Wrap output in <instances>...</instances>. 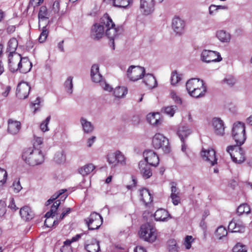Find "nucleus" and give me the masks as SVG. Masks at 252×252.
<instances>
[{
	"label": "nucleus",
	"instance_id": "23",
	"mask_svg": "<svg viewBox=\"0 0 252 252\" xmlns=\"http://www.w3.org/2000/svg\"><path fill=\"white\" fill-rule=\"evenodd\" d=\"M104 28L98 24L94 25L91 30V36L94 39H99L104 35Z\"/></svg>",
	"mask_w": 252,
	"mask_h": 252
},
{
	"label": "nucleus",
	"instance_id": "5",
	"mask_svg": "<svg viewBox=\"0 0 252 252\" xmlns=\"http://www.w3.org/2000/svg\"><path fill=\"white\" fill-rule=\"evenodd\" d=\"M145 68L140 66L131 65L127 70V76L131 81H136L145 75Z\"/></svg>",
	"mask_w": 252,
	"mask_h": 252
},
{
	"label": "nucleus",
	"instance_id": "15",
	"mask_svg": "<svg viewBox=\"0 0 252 252\" xmlns=\"http://www.w3.org/2000/svg\"><path fill=\"white\" fill-rule=\"evenodd\" d=\"M143 154L145 160L150 165L153 166H157L158 165L159 158L155 152L152 150H147Z\"/></svg>",
	"mask_w": 252,
	"mask_h": 252
},
{
	"label": "nucleus",
	"instance_id": "45",
	"mask_svg": "<svg viewBox=\"0 0 252 252\" xmlns=\"http://www.w3.org/2000/svg\"><path fill=\"white\" fill-rule=\"evenodd\" d=\"M177 109V107L176 105H171L162 108V111L170 117H173Z\"/></svg>",
	"mask_w": 252,
	"mask_h": 252
},
{
	"label": "nucleus",
	"instance_id": "32",
	"mask_svg": "<svg viewBox=\"0 0 252 252\" xmlns=\"http://www.w3.org/2000/svg\"><path fill=\"white\" fill-rule=\"evenodd\" d=\"M100 26L104 28V30H106L109 27L114 26L115 24L113 22L112 19L107 14H105L100 19V23L98 24Z\"/></svg>",
	"mask_w": 252,
	"mask_h": 252
},
{
	"label": "nucleus",
	"instance_id": "18",
	"mask_svg": "<svg viewBox=\"0 0 252 252\" xmlns=\"http://www.w3.org/2000/svg\"><path fill=\"white\" fill-rule=\"evenodd\" d=\"M85 248L88 252H98L100 250L98 241L94 238H91L85 242Z\"/></svg>",
	"mask_w": 252,
	"mask_h": 252
},
{
	"label": "nucleus",
	"instance_id": "14",
	"mask_svg": "<svg viewBox=\"0 0 252 252\" xmlns=\"http://www.w3.org/2000/svg\"><path fill=\"white\" fill-rule=\"evenodd\" d=\"M21 55L18 53L9 54L8 65L11 72H14L18 70L19 63L21 61Z\"/></svg>",
	"mask_w": 252,
	"mask_h": 252
},
{
	"label": "nucleus",
	"instance_id": "46",
	"mask_svg": "<svg viewBox=\"0 0 252 252\" xmlns=\"http://www.w3.org/2000/svg\"><path fill=\"white\" fill-rule=\"evenodd\" d=\"M66 191V189H61L58 192L54 194L50 198H51L52 200L54 201L58 197H60V200L62 199L63 201L67 196L66 194H64Z\"/></svg>",
	"mask_w": 252,
	"mask_h": 252
},
{
	"label": "nucleus",
	"instance_id": "57",
	"mask_svg": "<svg viewBox=\"0 0 252 252\" xmlns=\"http://www.w3.org/2000/svg\"><path fill=\"white\" fill-rule=\"evenodd\" d=\"M7 178L6 171L0 168V187H1L6 182Z\"/></svg>",
	"mask_w": 252,
	"mask_h": 252
},
{
	"label": "nucleus",
	"instance_id": "16",
	"mask_svg": "<svg viewBox=\"0 0 252 252\" xmlns=\"http://www.w3.org/2000/svg\"><path fill=\"white\" fill-rule=\"evenodd\" d=\"M212 126L215 133L220 136H222L224 134L223 122L219 118H214L212 121Z\"/></svg>",
	"mask_w": 252,
	"mask_h": 252
},
{
	"label": "nucleus",
	"instance_id": "10",
	"mask_svg": "<svg viewBox=\"0 0 252 252\" xmlns=\"http://www.w3.org/2000/svg\"><path fill=\"white\" fill-rule=\"evenodd\" d=\"M186 23L184 20L179 17H175L172 22V28L179 35L182 34L185 31Z\"/></svg>",
	"mask_w": 252,
	"mask_h": 252
},
{
	"label": "nucleus",
	"instance_id": "12",
	"mask_svg": "<svg viewBox=\"0 0 252 252\" xmlns=\"http://www.w3.org/2000/svg\"><path fill=\"white\" fill-rule=\"evenodd\" d=\"M31 87L25 82H22L18 84L16 89V95L20 99H25L29 94Z\"/></svg>",
	"mask_w": 252,
	"mask_h": 252
},
{
	"label": "nucleus",
	"instance_id": "62",
	"mask_svg": "<svg viewBox=\"0 0 252 252\" xmlns=\"http://www.w3.org/2000/svg\"><path fill=\"white\" fill-rule=\"evenodd\" d=\"M6 213V205L3 201H0V217L3 216Z\"/></svg>",
	"mask_w": 252,
	"mask_h": 252
},
{
	"label": "nucleus",
	"instance_id": "49",
	"mask_svg": "<svg viewBox=\"0 0 252 252\" xmlns=\"http://www.w3.org/2000/svg\"><path fill=\"white\" fill-rule=\"evenodd\" d=\"M223 82L229 86L232 87L236 83V80L234 76L228 75L224 78Z\"/></svg>",
	"mask_w": 252,
	"mask_h": 252
},
{
	"label": "nucleus",
	"instance_id": "51",
	"mask_svg": "<svg viewBox=\"0 0 252 252\" xmlns=\"http://www.w3.org/2000/svg\"><path fill=\"white\" fill-rule=\"evenodd\" d=\"M117 163L122 165H126V158L124 155L119 151H116Z\"/></svg>",
	"mask_w": 252,
	"mask_h": 252
},
{
	"label": "nucleus",
	"instance_id": "36",
	"mask_svg": "<svg viewBox=\"0 0 252 252\" xmlns=\"http://www.w3.org/2000/svg\"><path fill=\"white\" fill-rule=\"evenodd\" d=\"M95 169V166L92 163L85 165L79 169V172L82 176H86L91 173Z\"/></svg>",
	"mask_w": 252,
	"mask_h": 252
},
{
	"label": "nucleus",
	"instance_id": "40",
	"mask_svg": "<svg viewBox=\"0 0 252 252\" xmlns=\"http://www.w3.org/2000/svg\"><path fill=\"white\" fill-rule=\"evenodd\" d=\"M18 46V41L15 38H11L8 43L7 51L9 52V54H14L16 53L15 51Z\"/></svg>",
	"mask_w": 252,
	"mask_h": 252
},
{
	"label": "nucleus",
	"instance_id": "48",
	"mask_svg": "<svg viewBox=\"0 0 252 252\" xmlns=\"http://www.w3.org/2000/svg\"><path fill=\"white\" fill-rule=\"evenodd\" d=\"M43 25L42 32H41L40 36L38 38V40L40 43L44 42L46 40L48 35V31L46 29L47 25Z\"/></svg>",
	"mask_w": 252,
	"mask_h": 252
},
{
	"label": "nucleus",
	"instance_id": "8",
	"mask_svg": "<svg viewBox=\"0 0 252 252\" xmlns=\"http://www.w3.org/2000/svg\"><path fill=\"white\" fill-rule=\"evenodd\" d=\"M123 32V28L121 27H116L112 26L108 29H106L105 30L106 35L110 39L111 41V46H112V49H115L114 45V39H116L119 35L121 34Z\"/></svg>",
	"mask_w": 252,
	"mask_h": 252
},
{
	"label": "nucleus",
	"instance_id": "19",
	"mask_svg": "<svg viewBox=\"0 0 252 252\" xmlns=\"http://www.w3.org/2000/svg\"><path fill=\"white\" fill-rule=\"evenodd\" d=\"M39 27H40L42 24L47 25L49 23V14L46 6L40 7L38 14Z\"/></svg>",
	"mask_w": 252,
	"mask_h": 252
},
{
	"label": "nucleus",
	"instance_id": "25",
	"mask_svg": "<svg viewBox=\"0 0 252 252\" xmlns=\"http://www.w3.org/2000/svg\"><path fill=\"white\" fill-rule=\"evenodd\" d=\"M21 128L20 122L9 119L8 121V131L11 134H16Z\"/></svg>",
	"mask_w": 252,
	"mask_h": 252
},
{
	"label": "nucleus",
	"instance_id": "35",
	"mask_svg": "<svg viewBox=\"0 0 252 252\" xmlns=\"http://www.w3.org/2000/svg\"><path fill=\"white\" fill-rule=\"evenodd\" d=\"M127 93V89L126 87L124 86L117 87L113 91L114 95L117 98H123L125 96Z\"/></svg>",
	"mask_w": 252,
	"mask_h": 252
},
{
	"label": "nucleus",
	"instance_id": "21",
	"mask_svg": "<svg viewBox=\"0 0 252 252\" xmlns=\"http://www.w3.org/2000/svg\"><path fill=\"white\" fill-rule=\"evenodd\" d=\"M154 218L156 221H166L171 219V217L166 210L159 209L155 213Z\"/></svg>",
	"mask_w": 252,
	"mask_h": 252
},
{
	"label": "nucleus",
	"instance_id": "59",
	"mask_svg": "<svg viewBox=\"0 0 252 252\" xmlns=\"http://www.w3.org/2000/svg\"><path fill=\"white\" fill-rule=\"evenodd\" d=\"M209 14L211 16L215 15L218 12V10L216 5L211 4L209 6Z\"/></svg>",
	"mask_w": 252,
	"mask_h": 252
},
{
	"label": "nucleus",
	"instance_id": "31",
	"mask_svg": "<svg viewBox=\"0 0 252 252\" xmlns=\"http://www.w3.org/2000/svg\"><path fill=\"white\" fill-rule=\"evenodd\" d=\"M217 38L222 43H228L231 39L230 34L224 30H219L216 33Z\"/></svg>",
	"mask_w": 252,
	"mask_h": 252
},
{
	"label": "nucleus",
	"instance_id": "53",
	"mask_svg": "<svg viewBox=\"0 0 252 252\" xmlns=\"http://www.w3.org/2000/svg\"><path fill=\"white\" fill-rule=\"evenodd\" d=\"M227 234L228 231L226 228L223 226L218 227L215 232L216 235L218 236H226Z\"/></svg>",
	"mask_w": 252,
	"mask_h": 252
},
{
	"label": "nucleus",
	"instance_id": "7",
	"mask_svg": "<svg viewBox=\"0 0 252 252\" xmlns=\"http://www.w3.org/2000/svg\"><path fill=\"white\" fill-rule=\"evenodd\" d=\"M201 60L203 62L209 63L220 62L222 58L220 53L217 51L204 50L201 54Z\"/></svg>",
	"mask_w": 252,
	"mask_h": 252
},
{
	"label": "nucleus",
	"instance_id": "6",
	"mask_svg": "<svg viewBox=\"0 0 252 252\" xmlns=\"http://www.w3.org/2000/svg\"><path fill=\"white\" fill-rule=\"evenodd\" d=\"M89 230L98 229L102 224L103 219L100 215L95 212L91 214L90 216L85 219Z\"/></svg>",
	"mask_w": 252,
	"mask_h": 252
},
{
	"label": "nucleus",
	"instance_id": "63",
	"mask_svg": "<svg viewBox=\"0 0 252 252\" xmlns=\"http://www.w3.org/2000/svg\"><path fill=\"white\" fill-rule=\"evenodd\" d=\"M43 143V139L41 137H34V142L33 143V147L32 148H36L40 146Z\"/></svg>",
	"mask_w": 252,
	"mask_h": 252
},
{
	"label": "nucleus",
	"instance_id": "56",
	"mask_svg": "<svg viewBox=\"0 0 252 252\" xmlns=\"http://www.w3.org/2000/svg\"><path fill=\"white\" fill-rule=\"evenodd\" d=\"M50 119L51 116H49L46 118L45 120L40 124V127L43 132H45L49 130L48 125L50 121Z\"/></svg>",
	"mask_w": 252,
	"mask_h": 252
},
{
	"label": "nucleus",
	"instance_id": "44",
	"mask_svg": "<svg viewBox=\"0 0 252 252\" xmlns=\"http://www.w3.org/2000/svg\"><path fill=\"white\" fill-rule=\"evenodd\" d=\"M250 212V207L246 203H244L239 206L237 210V213L239 216L243 214H249Z\"/></svg>",
	"mask_w": 252,
	"mask_h": 252
},
{
	"label": "nucleus",
	"instance_id": "3",
	"mask_svg": "<svg viewBox=\"0 0 252 252\" xmlns=\"http://www.w3.org/2000/svg\"><path fill=\"white\" fill-rule=\"evenodd\" d=\"M152 144L156 149H161L166 153L170 152L168 139L159 133H156L154 136Z\"/></svg>",
	"mask_w": 252,
	"mask_h": 252
},
{
	"label": "nucleus",
	"instance_id": "22",
	"mask_svg": "<svg viewBox=\"0 0 252 252\" xmlns=\"http://www.w3.org/2000/svg\"><path fill=\"white\" fill-rule=\"evenodd\" d=\"M32 67V64L28 58H21L19 63L18 70L22 73H27L29 72Z\"/></svg>",
	"mask_w": 252,
	"mask_h": 252
},
{
	"label": "nucleus",
	"instance_id": "28",
	"mask_svg": "<svg viewBox=\"0 0 252 252\" xmlns=\"http://www.w3.org/2000/svg\"><path fill=\"white\" fill-rule=\"evenodd\" d=\"M99 66L97 64H93L91 70V76L93 82L95 83L100 82L102 76L99 71Z\"/></svg>",
	"mask_w": 252,
	"mask_h": 252
},
{
	"label": "nucleus",
	"instance_id": "20",
	"mask_svg": "<svg viewBox=\"0 0 252 252\" xmlns=\"http://www.w3.org/2000/svg\"><path fill=\"white\" fill-rule=\"evenodd\" d=\"M228 229L229 232L242 233L245 232V226L242 222L232 220L230 222Z\"/></svg>",
	"mask_w": 252,
	"mask_h": 252
},
{
	"label": "nucleus",
	"instance_id": "61",
	"mask_svg": "<svg viewBox=\"0 0 252 252\" xmlns=\"http://www.w3.org/2000/svg\"><path fill=\"white\" fill-rule=\"evenodd\" d=\"M170 197L174 205H177L180 203V197L179 194L170 195Z\"/></svg>",
	"mask_w": 252,
	"mask_h": 252
},
{
	"label": "nucleus",
	"instance_id": "34",
	"mask_svg": "<svg viewBox=\"0 0 252 252\" xmlns=\"http://www.w3.org/2000/svg\"><path fill=\"white\" fill-rule=\"evenodd\" d=\"M80 237H72L71 240L67 239L63 242V245L61 248L62 252H70L71 244L78 240Z\"/></svg>",
	"mask_w": 252,
	"mask_h": 252
},
{
	"label": "nucleus",
	"instance_id": "64",
	"mask_svg": "<svg viewBox=\"0 0 252 252\" xmlns=\"http://www.w3.org/2000/svg\"><path fill=\"white\" fill-rule=\"evenodd\" d=\"M143 241L149 244H152L157 241V237H140Z\"/></svg>",
	"mask_w": 252,
	"mask_h": 252
},
{
	"label": "nucleus",
	"instance_id": "39",
	"mask_svg": "<svg viewBox=\"0 0 252 252\" xmlns=\"http://www.w3.org/2000/svg\"><path fill=\"white\" fill-rule=\"evenodd\" d=\"M167 249L169 252H178L179 247L174 239H170L167 242Z\"/></svg>",
	"mask_w": 252,
	"mask_h": 252
},
{
	"label": "nucleus",
	"instance_id": "11",
	"mask_svg": "<svg viewBox=\"0 0 252 252\" xmlns=\"http://www.w3.org/2000/svg\"><path fill=\"white\" fill-rule=\"evenodd\" d=\"M203 159L207 161L211 166L214 165L217 162L215 151L213 149L204 150L203 149L201 153Z\"/></svg>",
	"mask_w": 252,
	"mask_h": 252
},
{
	"label": "nucleus",
	"instance_id": "4",
	"mask_svg": "<svg viewBox=\"0 0 252 252\" xmlns=\"http://www.w3.org/2000/svg\"><path fill=\"white\" fill-rule=\"evenodd\" d=\"M239 146H229L227 148L233 161L238 164L242 163L245 160L244 151Z\"/></svg>",
	"mask_w": 252,
	"mask_h": 252
},
{
	"label": "nucleus",
	"instance_id": "27",
	"mask_svg": "<svg viewBox=\"0 0 252 252\" xmlns=\"http://www.w3.org/2000/svg\"><path fill=\"white\" fill-rule=\"evenodd\" d=\"M139 167L141 174L145 179L149 178L152 175V172L149 165L143 161L140 162Z\"/></svg>",
	"mask_w": 252,
	"mask_h": 252
},
{
	"label": "nucleus",
	"instance_id": "17",
	"mask_svg": "<svg viewBox=\"0 0 252 252\" xmlns=\"http://www.w3.org/2000/svg\"><path fill=\"white\" fill-rule=\"evenodd\" d=\"M203 84L204 82L202 80L197 78H191L186 83V89L189 94L197 88L202 87Z\"/></svg>",
	"mask_w": 252,
	"mask_h": 252
},
{
	"label": "nucleus",
	"instance_id": "42",
	"mask_svg": "<svg viewBox=\"0 0 252 252\" xmlns=\"http://www.w3.org/2000/svg\"><path fill=\"white\" fill-rule=\"evenodd\" d=\"M133 0H113V4L115 6L120 8H126L130 5Z\"/></svg>",
	"mask_w": 252,
	"mask_h": 252
},
{
	"label": "nucleus",
	"instance_id": "58",
	"mask_svg": "<svg viewBox=\"0 0 252 252\" xmlns=\"http://www.w3.org/2000/svg\"><path fill=\"white\" fill-rule=\"evenodd\" d=\"M12 188L13 189V190L16 193L19 192L22 189V187L20 184L19 180L15 181L13 182Z\"/></svg>",
	"mask_w": 252,
	"mask_h": 252
},
{
	"label": "nucleus",
	"instance_id": "54",
	"mask_svg": "<svg viewBox=\"0 0 252 252\" xmlns=\"http://www.w3.org/2000/svg\"><path fill=\"white\" fill-rule=\"evenodd\" d=\"M194 239L193 237H184L183 241V245L186 249H189L191 247L192 243L194 242Z\"/></svg>",
	"mask_w": 252,
	"mask_h": 252
},
{
	"label": "nucleus",
	"instance_id": "52",
	"mask_svg": "<svg viewBox=\"0 0 252 252\" xmlns=\"http://www.w3.org/2000/svg\"><path fill=\"white\" fill-rule=\"evenodd\" d=\"M107 161L110 164H112V166H115L117 164L116 152L108 155Z\"/></svg>",
	"mask_w": 252,
	"mask_h": 252
},
{
	"label": "nucleus",
	"instance_id": "1",
	"mask_svg": "<svg viewBox=\"0 0 252 252\" xmlns=\"http://www.w3.org/2000/svg\"><path fill=\"white\" fill-rule=\"evenodd\" d=\"M22 158L26 164L30 166L39 165L44 160L43 154L41 149L37 147L25 149L23 152Z\"/></svg>",
	"mask_w": 252,
	"mask_h": 252
},
{
	"label": "nucleus",
	"instance_id": "43",
	"mask_svg": "<svg viewBox=\"0 0 252 252\" xmlns=\"http://www.w3.org/2000/svg\"><path fill=\"white\" fill-rule=\"evenodd\" d=\"M73 77L69 76L64 83V86L67 94H72L73 92Z\"/></svg>",
	"mask_w": 252,
	"mask_h": 252
},
{
	"label": "nucleus",
	"instance_id": "26",
	"mask_svg": "<svg viewBox=\"0 0 252 252\" xmlns=\"http://www.w3.org/2000/svg\"><path fill=\"white\" fill-rule=\"evenodd\" d=\"M147 120L149 124L154 126H158L162 123L158 113H149L147 116Z\"/></svg>",
	"mask_w": 252,
	"mask_h": 252
},
{
	"label": "nucleus",
	"instance_id": "29",
	"mask_svg": "<svg viewBox=\"0 0 252 252\" xmlns=\"http://www.w3.org/2000/svg\"><path fill=\"white\" fill-rule=\"evenodd\" d=\"M80 122L84 133H91L93 131L94 129V125L91 122L88 121L87 119L82 117L80 118Z\"/></svg>",
	"mask_w": 252,
	"mask_h": 252
},
{
	"label": "nucleus",
	"instance_id": "50",
	"mask_svg": "<svg viewBox=\"0 0 252 252\" xmlns=\"http://www.w3.org/2000/svg\"><path fill=\"white\" fill-rule=\"evenodd\" d=\"M181 79V75L177 71L172 72L171 76V83L172 85H176Z\"/></svg>",
	"mask_w": 252,
	"mask_h": 252
},
{
	"label": "nucleus",
	"instance_id": "2",
	"mask_svg": "<svg viewBox=\"0 0 252 252\" xmlns=\"http://www.w3.org/2000/svg\"><path fill=\"white\" fill-rule=\"evenodd\" d=\"M232 136L237 146L243 145L246 139L245 124L240 122L234 123L232 129Z\"/></svg>",
	"mask_w": 252,
	"mask_h": 252
},
{
	"label": "nucleus",
	"instance_id": "9",
	"mask_svg": "<svg viewBox=\"0 0 252 252\" xmlns=\"http://www.w3.org/2000/svg\"><path fill=\"white\" fill-rule=\"evenodd\" d=\"M155 1L154 0H140V9L141 13L148 15L155 10Z\"/></svg>",
	"mask_w": 252,
	"mask_h": 252
},
{
	"label": "nucleus",
	"instance_id": "55",
	"mask_svg": "<svg viewBox=\"0 0 252 252\" xmlns=\"http://www.w3.org/2000/svg\"><path fill=\"white\" fill-rule=\"evenodd\" d=\"M171 98L174 100L175 103L177 104H182V100L181 98L177 94V93L174 91H171L170 92Z\"/></svg>",
	"mask_w": 252,
	"mask_h": 252
},
{
	"label": "nucleus",
	"instance_id": "60",
	"mask_svg": "<svg viewBox=\"0 0 252 252\" xmlns=\"http://www.w3.org/2000/svg\"><path fill=\"white\" fill-rule=\"evenodd\" d=\"M61 204V200H57L55 201L53 204L52 205L50 211L51 212H52L55 215V213Z\"/></svg>",
	"mask_w": 252,
	"mask_h": 252
},
{
	"label": "nucleus",
	"instance_id": "33",
	"mask_svg": "<svg viewBox=\"0 0 252 252\" xmlns=\"http://www.w3.org/2000/svg\"><path fill=\"white\" fill-rule=\"evenodd\" d=\"M140 196L141 200L147 205L153 201L152 197L149 190L146 189H142L140 190Z\"/></svg>",
	"mask_w": 252,
	"mask_h": 252
},
{
	"label": "nucleus",
	"instance_id": "24",
	"mask_svg": "<svg viewBox=\"0 0 252 252\" xmlns=\"http://www.w3.org/2000/svg\"><path fill=\"white\" fill-rule=\"evenodd\" d=\"M20 214L21 218L25 221H29L32 220L34 217L33 211L27 206H24L21 208Z\"/></svg>",
	"mask_w": 252,
	"mask_h": 252
},
{
	"label": "nucleus",
	"instance_id": "47",
	"mask_svg": "<svg viewBox=\"0 0 252 252\" xmlns=\"http://www.w3.org/2000/svg\"><path fill=\"white\" fill-rule=\"evenodd\" d=\"M233 252H247L248 247L241 243H237L233 248Z\"/></svg>",
	"mask_w": 252,
	"mask_h": 252
},
{
	"label": "nucleus",
	"instance_id": "30",
	"mask_svg": "<svg viewBox=\"0 0 252 252\" xmlns=\"http://www.w3.org/2000/svg\"><path fill=\"white\" fill-rule=\"evenodd\" d=\"M144 82L150 89L157 87L158 83L153 74H147L144 76Z\"/></svg>",
	"mask_w": 252,
	"mask_h": 252
},
{
	"label": "nucleus",
	"instance_id": "13",
	"mask_svg": "<svg viewBox=\"0 0 252 252\" xmlns=\"http://www.w3.org/2000/svg\"><path fill=\"white\" fill-rule=\"evenodd\" d=\"M139 236H156L157 235L156 227L150 223H145L142 225L139 231Z\"/></svg>",
	"mask_w": 252,
	"mask_h": 252
},
{
	"label": "nucleus",
	"instance_id": "38",
	"mask_svg": "<svg viewBox=\"0 0 252 252\" xmlns=\"http://www.w3.org/2000/svg\"><path fill=\"white\" fill-rule=\"evenodd\" d=\"M190 133V130L186 126L180 127L178 131V135L182 141H183L185 138L187 137Z\"/></svg>",
	"mask_w": 252,
	"mask_h": 252
},
{
	"label": "nucleus",
	"instance_id": "37",
	"mask_svg": "<svg viewBox=\"0 0 252 252\" xmlns=\"http://www.w3.org/2000/svg\"><path fill=\"white\" fill-rule=\"evenodd\" d=\"M54 160L58 164L64 163L66 160L64 152L62 150L57 152L54 156Z\"/></svg>",
	"mask_w": 252,
	"mask_h": 252
},
{
	"label": "nucleus",
	"instance_id": "41",
	"mask_svg": "<svg viewBox=\"0 0 252 252\" xmlns=\"http://www.w3.org/2000/svg\"><path fill=\"white\" fill-rule=\"evenodd\" d=\"M206 92V87L204 86V83L202 87L197 88L192 91L189 94L194 97L199 98L203 96Z\"/></svg>",
	"mask_w": 252,
	"mask_h": 252
}]
</instances>
